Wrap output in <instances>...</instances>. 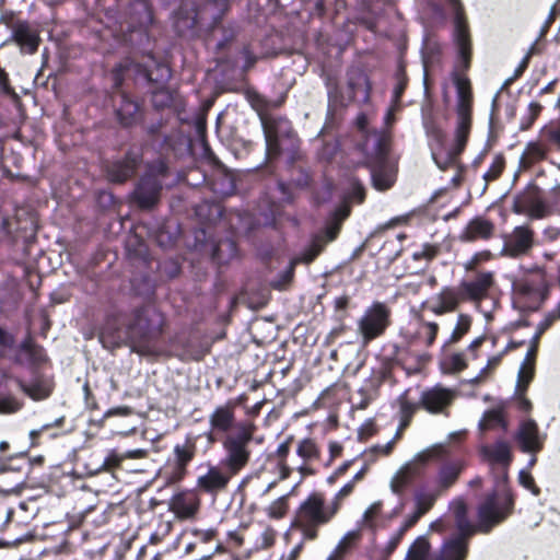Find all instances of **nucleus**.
<instances>
[{"label":"nucleus","instance_id":"nucleus-27","mask_svg":"<svg viewBox=\"0 0 560 560\" xmlns=\"http://www.w3.org/2000/svg\"><path fill=\"white\" fill-rule=\"evenodd\" d=\"M467 551V539L456 536L442 545L434 560H465Z\"/></svg>","mask_w":560,"mask_h":560},{"label":"nucleus","instance_id":"nucleus-60","mask_svg":"<svg viewBox=\"0 0 560 560\" xmlns=\"http://www.w3.org/2000/svg\"><path fill=\"white\" fill-rule=\"evenodd\" d=\"M342 453V446L338 442L329 443V464L337 457H339Z\"/></svg>","mask_w":560,"mask_h":560},{"label":"nucleus","instance_id":"nucleus-5","mask_svg":"<svg viewBox=\"0 0 560 560\" xmlns=\"http://www.w3.org/2000/svg\"><path fill=\"white\" fill-rule=\"evenodd\" d=\"M255 431L256 425L253 422H240L236 424V432L228 435L223 442L225 457L221 464L234 476L249 462L248 443L253 440Z\"/></svg>","mask_w":560,"mask_h":560},{"label":"nucleus","instance_id":"nucleus-42","mask_svg":"<svg viewBox=\"0 0 560 560\" xmlns=\"http://www.w3.org/2000/svg\"><path fill=\"white\" fill-rule=\"evenodd\" d=\"M438 494L432 492H418L415 497L418 515H424L434 504Z\"/></svg>","mask_w":560,"mask_h":560},{"label":"nucleus","instance_id":"nucleus-21","mask_svg":"<svg viewBox=\"0 0 560 560\" xmlns=\"http://www.w3.org/2000/svg\"><path fill=\"white\" fill-rule=\"evenodd\" d=\"M493 284V275L491 272L479 273L472 281L460 284L465 299L480 301L483 299Z\"/></svg>","mask_w":560,"mask_h":560},{"label":"nucleus","instance_id":"nucleus-51","mask_svg":"<svg viewBox=\"0 0 560 560\" xmlns=\"http://www.w3.org/2000/svg\"><path fill=\"white\" fill-rule=\"evenodd\" d=\"M21 402L13 396L0 397V413H13L21 409Z\"/></svg>","mask_w":560,"mask_h":560},{"label":"nucleus","instance_id":"nucleus-49","mask_svg":"<svg viewBox=\"0 0 560 560\" xmlns=\"http://www.w3.org/2000/svg\"><path fill=\"white\" fill-rule=\"evenodd\" d=\"M124 460V455L117 453L116 451H110L105 457L101 470L103 471H112L113 469L120 466Z\"/></svg>","mask_w":560,"mask_h":560},{"label":"nucleus","instance_id":"nucleus-26","mask_svg":"<svg viewBox=\"0 0 560 560\" xmlns=\"http://www.w3.org/2000/svg\"><path fill=\"white\" fill-rule=\"evenodd\" d=\"M548 144L541 141H530L525 145V149L520 158L518 171H527L534 164L546 159L548 153Z\"/></svg>","mask_w":560,"mask_h":560},{"label":"nucleus","instance_id":"nucleus-31","mask_svg":"<svg viewBox=\"0 0 560 560\" xmlns=\"http://www.w3.org/2000/svg\"><path fill=\"white\" fill-rule=\"evenodd\" d=\"M360 538L358 530L348 532L337 544L336 548L329 555L334 560H345L347 555L353 549Z\"/></svg>","mask_w":560,"mask_h":560},{"label":"nucleus","instance_id":"nucleus-34","mask_svg":"<svg viewBox=\"0 0 560 560\" xmlns=\"http://www.w3.org/2000/svg\"><path fill=\"white\" fill-rule=\"evenodd\" d=\"M260 119H261V124H262L264 132H265L267 154L269 156L278 155L279 154L278 139H277V132L273 128V121L271 118H268L266 116H260Z\"/></svg>","mask_w":560,"mask_h":560},{"label":"nucleus","instance_id":"nucleus-11","mask_svg":"<svg viewBox=\"0 0 560 560\" xmlns=\"http://www.w3.org/2000/svg\"><path fill=\"white\" fill-rule=\"evenodd\" d=\"M534 231L527 225L514 228L503 236L502 257L518 258L527 255L534 247Z\"/></svg>","mask_w":560,"mask_h":560},{"label":"nucleus","instance_id":"nucleus-8","mask_svg":"<svg viewBox=\"0 0 560 560\" xmlns=\"http://www.w3.org/2000/svg\"><path fill=\"white\" fill-rule=\"evenodd\" d=\"M390 324V310L382 302H374L358 320V332L364 345L381 337Z\"/></svg>","mask_w":560,"mask_h":560},{"label":"nucleus","instance_id":"nucleus-15","mask_svg":"<svg viewBox=\"0 0 560 560\" xmlns=\"http://www.w3.org/2000/svg\"><path fill=\"white\" fill-rule=\"evenodd\" d=\"M201 500L196 490H180L168 500V510L179 521L196 518L199 513Z\"/></svg>","mask_w":560,"mask_h":560},{"label":"nucleus","instance_id":"nucleus-46","mask_svg":"<svg viewBox=\"0 0 560 560\" xmlns=\"http://www.w3.org/2000/svg\"><path fill=\"white\" fill-rule=\"evenodd\" d=\"M21 350L23 353L26 354L27 359L34 363L40 362L44 360V352L43 349L32 342V340L27 339L25 340L22 346Z\"/></svg>","mask_w":560,"mask_h":560},{"label":"nucleus","instance_id":"nucleus-43","mask_svg":"<svg viewBox=\"0 0 560 560\" xmlns=\"http://www.w3.org/2000/svg\"><path fill=\"white\" fill-rule=\"evenodd\" d=\"M504 167H505L504 158L502 155H497L493 159L489 170L483 175V179L486 182L485 188L487 187L488 183L495 180L500 177Z\"/></svg>","mask_w":560,"mask_h":560},{"label":"nucleus","instance_id":"nucleus-25","mask_svg":"<svg viewBox=\"0 0 560 560\" xmlns=\"http://www.w3.org/2000/svg\"><path fill=\"white\" fill-rule=\"evenodd\" d=\"M451 511L458 530L457 537L468 539L478 530V524L474 525L467 516V505L463 500H455L451 504Z\"/></svg>","mask_w":560,"mask_h":560},{"label":"nucleus","instance_id":"nucleus-55","mask_svg":"<svg viewBox=\"0 0 560 560\" xmlns=\"http://www.w3.org/2000/svg\"><path fill=\"white\" fill-rule=\"evenodd\" d=\"M518 479L523 487L530 490L535 495L539 494V489L536 487L534 478L528 471L522 470L520 472Z\"/></svg>","mask_w":560,"mask_h":560},{"label":"nucleus","instance_id":"nucleus-20","mask_svg":"<svg viewBox=\"0 0 560 560\" xmlns=\"http://www.w3.org/2000/svg\"><path fill=\"white\" fill-rule=\"evenodd\" d=\"M161 184L156 178L148 176L142 178L135 190V198L141 208H150L154 206L160 196Z\"/></svg>","mask_w":560,"mask_h":560},{"label":"nucleus","instance_id":"nucleus-16","mask_svg":"<svg viewBox=\"0 0 560 560\" xmlns=\"http://www.w3.org/2000/svg\"><path fill=\"white\" fill-rule=\"evenodd\" d=\"M515 440L524 453L535 455L544 446V438L539 434L538 425L530 419L520 424Z\"/></svg>","mask_w":560,"mask_h":560},{"label":"nucleus","instance_id":"nucleus-19","mask_svg":"<svg viewBox=\"0 0 560 560\" xmlns=\"http://www.w3.org/2000/svg\"><path fill=\"white\" fill-rule=\"evenodd\" d=\"M210 433L209 440L212 441L211 435L214 433H226L235 425V404L232 401L225 405L218 406L209 416Z\"/></svg>","mask_w":560,"mask_h":560},{"label":"nucleus","instance_id":"nucleus-3","mask_svg":"<svg viewBox=\"0 0 560 560\" xmlns=\"http://www.w3.org/2000/svg\"><path fill=\"white\" fill-rule=\"evenodd\" d=\"M162 317L153 307H144L135 314L129 325L132 351L141 355L156 353L154 339L160 335Z\"/></svg>","mask_w":560,"mask_h":560},{"label":"nucleus","instance_id":"nucleus-54","mask_svg":"<svg viewBox=\"0 0 560 560\" xmlns=\"http://www.w3.org/2000/svg\"><path fill=\"white\" fill-rule=\"evenodd\" d=\"M546 203L550 207L551 213L560 214V185L551 190Z\"/></svg>","mask_w":560,"mask_h":560},{"label":"nucleus","instance_id":"nucleus-61","mask_svg":"<svg viewBox=\"0 0 560 560\" xmlns=\"http://www.w3.org/2000/svg\"><path fill=\"white\" fill-rule=\"evenodd\" d=\"M122 455H124V459H126V458L138 459V458L145 457L147 451H144L142 448H137V450L128 451V452L124 453Z\"/></svg>","mask_w":560,"mask_h":560},{"label":"nucleus","instance_id":"nucleus-63","mask_svg":"<svg viewBox=\"0 0 560 560\" xmlns=\"http://www.w3.org/2000/svg\"><path fill=\"white\" fill-rule=\"evenodd\" d=\"M357 125H358L359 129H360L363 133H365V135H364V140H365V139H366V137H368L369 135H371V132H368V131H366V126H368V118H366V116H364V115H360V116L357 118ZM373 132H374V131H372V133H373Z\"/></svg>","mask_w":560,"mask_h":560},{"label":"nucleus","instance_id":"nucleus-35","mask_svg":"<svg viewBox=\"0 0 560 560\" xmlns=\"http://www.w3.org/2000/svg\"><path fill=\"white\" fill-rule=\"evenodd\" d=\"M540 137L550 148L560 151V118L545 125L540 130Z\"/></svg>","mask_w":560,"mask_h":560},{"label":"nucleus","instance_id":"nucleus-1","mask_svg":"<svg viewBox=\"0 0 560 560\" xmlns=\"http://www.w3.org/2000/svg\"><path fill=\"white\" fill-rule=\"evenodd\" d=\"M453 82L456 86L457 124L454 135V144L447 151L445 159H440V153L433 151L432 155L441 170L447 168L455 163L457 156L464 151L471 129L472 92L470 81L467 77L457 72L453 73Z\"/></svg>","mask_w":560,"mask_h":560},{"label":"nucleus","instance_id":"nucleus-6","mask_svg":"<svg viewBox=\"0 0 560 560\" xmlns=\"http://www.w3.org/2000/svg\"><path fill=\"white\" fill-rule=\"evenodd\" d=\"M448 451L444 444H435L419 454H417L411 460L406 463L393 477L390 481V488L393 492L399 494L404 489L417 478L422 467L433 458H440L447 455Z\"/></svg>","mask_w":560,"mask_h":560},{"label":"nucleus","instance_id":"nucleus-23","mask_svg":"<svg viewBox=\"0 0 560 560\" xmlns=\"http://www.w3.org/2000/svg\"><path fill=\"white\" fill-rule=\"evenodd\" d=\"M480 454L483 459L490 464H500L504 467H508L513 459L511 446L508 442L502 440L490 445L481 446Z\"/></svg>","mask_w":560,"mask_h":560},{"label":"nucleus","instance_id":"nucleus-62","mask_svg":"<svg viewBox=\"0 0 560 560\" xmlns=\"http://www.w3.org/2000/svg\"><path fill=\"white\" fill-rule=\"evenodd\" d=\"M493 370L494 369H490V366L487 364L486 368H483L480 373L471 380V384H479L483 382L488 377L489 373Z\"/></svg>","mask_w":560,"mask_h":560},{"label":"nucleus","instance_id":"nucleus-2","mask_svg":"<svg viewBox=\"0 0 560 560\" xmlns=\"http://www.w3.org/2000/svg\"><path fill=\"white\" fill-rule=\"evenodd\" d=\"M388 145L387 137L380 132L369 135L361 143L373 186L381 191L389 189L396 179L395 166L387 159Z\"/></svg>","mask_w":560,"mask_h":560},{"label":"nucleus","instance_id":"nucleus-29","mask_svg":"<svg viewBox=\"0 0 560 560\" xmlns=\"http://www.w3.org/2000/svg\"><path fill=\"white\" fill-rule=\"evenodd\" d=\"M136 170V160L126 158L124 161L113 163L107 168V176L110 182L122 183L132 176Z\"/></svg>","mask_w":560,"mask_h":560},{"label":"nucleus","instance_id":"nucleus-41","mask_svg":"<svg viewBox=\"0 0 560 560\" xmlns=\"http://www.w3.org/2000/svg\"><path fill=\"white\" fill-rule=\"evenodd\" d=\"M20 388L34 400H42L49 396L50 389L43 383H34L26 385L22 381H18Z\"/></svg>","mask_w":560,"mask_h":560},{"label":"nucleus","instance_id":"nucleus-53","mask_svg":"<svg viewBox=\"0 0 560 560\" xmlns=\"http://www.w3.org/2000/svg\"><path fill=\"white\" fill-rule=\"evenodd\" d=\"M440 252V247L438 245L424 244L422 248L415 253V259H433Z\"/></svg>","mask_w":560,"mask_h":560},{"label":"nucleus","instance_id":"nucleus-14","mask_svg":"<svg viewBox=\"0 0 560 560\" xmlns=\"http://www.w3.org/2000/svg\"><path fill=\"white\" fill-rule=\"evenodd\" d=\"M233 476L222 464L209 465L207 471L197 478L196 488L200 492L217 495L226 490Z\"/></svg>","mask_w":560,"mask_h":560},{"label":"nucleus","instance_id":"nucleus-48","mask_svg":"<svg viewBox=\"0 0 560 560\" xmlns=\"http://www.w3.org/2000/svg\"><path fill=\"white\" fill-rule=\"evenodd\" d=\"M558 319H560V304L538 324L536 337L539 338Z\"/></svg>","mask_w":560,"mask_h":560},{"label":"nucleus","instance_id":"nucleus-39","mask_svg":"<svg viewBox=\"0 0 560 560\" xmlns=\"http://www.w3.org/2000/svg\"><path fill=\"white\" fill-rule=\"evenodd\" d=\"M471 326V317L466 314H460L457 318V323L455 328L453 329L450 339L447 340L446 345H453L458 342L463 336H465Z\"/></svg>","mask_w":560,"mask_h":560},{"label":"nucleus","instance_id":"nucleus-37","mask_svg":"<svg viewBox=\"0 0 560 560\" xmlns=\"http://www.w3.org/2000/svg\"><path fill=\"white\" fill-rule=\"evenodd\" d=\"M532 377H533V373L525 372L524 370H521V372L518 374L517 389L520 392V395L517 398V406L522 411H526V412L532 409V402L523 395V393L525 392Z\"/></svg>","mask_w":560,"mask_h":560},{"label":"nucleus","instance_id":"nucleus-18","mask_svg":"<svg viewBox=\"0 0 560 560\" xmlns=\"http://www.w3.org/2000/svg\"><path fill=\"white\" fill-rule=\"evenodd\" d=\"M12 40L20 47L22 52L34 54L37 51L40 37L36 28L27 22H16L12 27Z\"/></svg>","mask_w":560,"mask_h":560},{"label":"nucleus","instance_id":"nucleus-45","mask_svg":"<svg viewBox=\"0 0 560 560\" xmlns=\"http://www.w3.org/2000/svg\"><path fill=\"white\" fill-rule=\"evenodd\" d=\"M542 106L537 102H532L528 105L527 114L522 118L520 129L527 130L535 122L537 117L539 116Z\"/></svg>","mask_w":560,"mask_h":560},{"label":"nucleus","instance_id":"nucleus-64","mask_svg":"<svg viewBox=\"0 0 560 560\" xmlns=\"http://www.w3.org/2000/svg\"><path fill=\"white\" fill-rule=\"evenodd\" d=\"M289 451H290V445H289L288 441L279 445V447L277 450V454L280 457V460L285 462V457L288 456Z\"/></svg>","mask_w":560,"mask_h":560},{"label":"nucleus","instance_id":"nucleus-50","mask_svg":"<svg viewBox=\"0 0 560 560\" xmlns=\"http://www.w3.org/2000/svg\"><path fill=\"white\" fill-rule=\"evenodd\" d=\"M277 533L271 527H266L257 538L256 545L260 549H267L275 544Z\"/></svg>","mask_w":560,"mask_h":560},{"label":"nucleus","instance_id":"nucleus-17","mask_svg":"<svg viewBox=\"0 0 560 560\" xmlns=\"http://www.w3.org/2000/svg\"><path fill=\"white\" fill-rule=\"evenodd\" d=\"M508 407V401H495L490 409L483 412L479 420V431L482 433L498 429L506 431L509 428Z\"/></svg>","mask_w":560,"mask_h":560},{"label":"nucleus","instance_id":"nucleus-10","mask_svg":"<svg viewBox=\"0 0 560 560\" xmlns=\"http://www.w3.org/2000/svg\"><path fill=\"white\" fill-rule=\"evenodd\" d=\"M512 210L532 219H542L551 214L550 207L541 198L539 189L535 186L526 188L514 197Z\"/></svg>","mask_w":560,"mask_h":560},{"label":"nucleus","instance_id":"nucleus-59","mask_svg":"<svg viewBox=\"0 0 560 560\" xmlns=\"http://www.w3.org/2000/svg\"><path fill=\"white\" fill-rule=\"evenodd\" d=\"M422 515H418V511L415 510V512L407 517L404 525L400 528V535H402L406 530H408L410 527H412L421 517Z\"/></svg>","mask_w":560,"mask_h":560},{"label":"nucleus","instance_id":"nucleus-33","mask_svg":"<svg viewBox=\"0 0 560 560\" xmlns=\"http://www.w3.org/2000/svg\"><path fill=\"white\" fill-rule=\"evenodd\" d=\"M431 545L425 536H419L409 547L405 560H428Z\"/></svg>","mask_w":560,"mask_h":560},{"label":"nucleus","instance_id":"nucleus-40","mask_svg":"<svg viewBox=\"0 0 560 560\" xmlns=\"http://www.w3.org/2000/svg\"><path fill=\"white\" fill-rule=\"evenodd\" d=\"M138 110L139 107L135 102L127 100L126 97H122V104L117 110V115L119 117L120 122L128 126L135 120Z\"/></svg>","mask_w":560,"mask_h":560},{"label":"nucleus","instance_id":"nucleus-52","mask_svg":"<svg viewBox=\"0 0 560 560\" xmlns=\"http://www.w3.org/2000/svg\"><path fill=\"white\" fill-rule=\"evenodd\" d=\"M382 504L381 502L373 503L363 515V523L364 525L372 527L374 525V521L377 518V516L381 513Z\"/></svg>","mask_w":560,"mask_h":560},{"label":"nucleus","instance_id":"nucleus-56","mask_svg":"<svg viewBox=\"0 0 560 560\" xmlns=\"http://www.w3.org/2000/svg\"><path fill=\"white\" fill-rule=\"evenodd\" d=\"M14 511L5 503L0 502V530H3L10 523Z\"/></svg>","mask_w":560,"mask_h":560},{"label":"nucleus","instance_id":"nucleus-22","mask_svg":"<svg viewBox=\"0 0 560 560\" xmlns=\"http://www.w3.org/2000/svg\"><path fill=\"white\" fill-rule=\"evenodd\" d=\"M494 233V223L483 217H476L468 222L460 234V238L467 242L488 240Z\"/></svg>","mask_w":560,"mask_h":560},{"label":"nucleus","instance_id":"nucleus-36","mask_svg":"<svg viewBox=\"0 0 560 560\" xmlns=\"http://www.w3.org/2000/svg\"><path fill=\"white\" fill-rule=\"evenodd\" d=\"M296 454L303 462L308 463L319 458L320 451L313 440L303 439L298 443Z\"/></svg>","mask_w":560,"mask_h":560},{"label":"nucleus","instance_id":"nucleus-7","mask_svg":"<svg viewBox=\"0 0 560 560\" xmlns=\"http://www.w3.org/2000/svg\"><path fill=\"white\" fill-rule=\"evenodd\" d=\"M350 214V207L346 203L341 205L332 214L331 219L327 223L325 229L326 241L323 240L322 236H317L311 244L310 248H307L301 256L295 257L290 262V268L288 271V280L293 277V270L295 265L300 262L310 264L315 259V257L323 250L325 244L327 242L334 241L340 229L342 222Z\"/></svg>","mask_w":560,"mask_h":560},{"label":"nucleus","instance_id":"nucleus-38","mask_svg":"<svg viewBox=\"0 0 560 560\" xmlns=\"http://www.w3.org/2000/svg\"><path fill=\"white\" fill-rule=\"evenodd\" d=\"M439 325L434 322H423L418 331L417 338L421 340L425 347H431L438 336Z\"/></svg>","mask_w":560,"mask_h":560},{"label":"nucleus","instance_id":"nucleus-30","mask_svg":"<svg viewBox=\"0 0 560 560\" xmlns=\"http://www.w3.org/2000/svg\"><path fill=\"white\" fill-rule=\"evenodd\" d=\"M396 405L399 408V418H400V425L399 430H404L407 428L417 411V409L420 407V402H412L408 399V390H405L397 399Z\"/></svg>","mask_w":560,"mask_h":560},{"label":"nucleus","instance_id":"nucleus-57","mask_svg":"<svg viewBox=\"0 0 560 560\" xmlns=\"http://www.w3.org/2000/svg\"><path fill=\"white\" fill-rule=\"evenodd\" d=\"M353 488H354V481H350L348 482L347 485H345L339 491L338 493L335 495L334 500L330 502V503H337L338 505V510L340 509L341 506V502L345 498H347L352 491H353Z\"/></svg>","mask_w":560,"mask_h":560},{"label":"nucleus","instance_id":"nucleus-32","mask_svg":"<svg viewBox=\"0 0 560 560\" xmlns=\"http://www.w3.org/2000/svg\"><path fill=\"white\" fill-rule=\"evenodd\" d=\"M462 469H463V466L460 463H450V464L444 465L439 471V476H438L439 486L442 489L450 488L457 480Z\"/></svg>","mask_w":560,"mask_h":560},{"label":"nucleus","instance_id":"nucleus-58","mask_svg":"<svg viewBox=\"0 0 560 560\" xmlns=\"http://www.w3.org/2000/svg\"><path fill=\"white\" fill-rule=\"evenodd\" d=\"M395 442H396V439H393L392 441H389L385 445H375V446H373L370 451L373 452V453H377V454L384 455V456L389 455L392 453L393 448H394Z\"/></svg>","mask_w":560,"mask_h":560},{"label":"nucleus","instance_id":"nucleus-12","mask_svg":"<svg viewBox=\"0 0 560 560\" xmlns=\"http://www.w3.org/2000/svg\"><path fill=\"white\" fill-rule=\"evenodd\" d=\"M454 13L455 40L462 66L467 69L470 65V38L460 0H446Z\"/></svg>","mask_w":560,"mask_h":560},{"label":"nucleus","instance_id":"nucleus-4","mask_svg":"<svg viewBox=\"0 0 560 560\" xmlns=\"http://www.w3.org/2000/svg\"><path fill=\"white\" fill-rule=\"evenodd\" d=\"M337 513V503L326 504L324 495L315 492L300 505L295 524L305 538L313 540L317 537V527L330 522Z\"/></svg>","mask_w":560,"mask_h":560},{"label":"nucleus","instance_id":"nucleus-9","mask_svg":"<svg viewBox=\"0 0 560 560\" xmlns=\"http://www.w3.org/2000/svg\"><path fill=\"white\" fill-rule=\"evenodd\" d=\"M511 505L510 497L500 500L495 493L489 494L478 508V530L489 533L508 516Z\"/></svg>","mask_w":560,"mask_h":560},{"label":"nucleus","instance_id":"nucleus-24","mask_svg":"<svg viewBox=\"0 0 560 560\" xmlns=\"http://www.w3.org/2000/svg\"><path fill=\"white\" fill-rule=\"evenodd\" d=\"M465 300L462 289L444 288L438 295L436 302L431 306L435 315L453 312Z\"/></svg>","mask_w":560,"mask_h":560},{"label":"nucleus","instance_id":"nucleus-47","mask_svg":"<svg viewBox=\"0 0 560 560\" xmlns=\"http://www.w3.org/2000/svg\"><path fill=\"white\" fill-rule=\"evenodd\" d=\"M446 372L457 373L467 368V363L463 353H453L444 363Z\"/></svg>","mask_w":560,"mask_h":560},{"label":"nucleus","instance_id":"nucleus-13","mask_svg":"<svg viewBox=\"0 0 560 560\" xmlns=\"http://www.w3.org/2000/svg\"><path fill=\"white\" fill-rule=\"evenodd\" d=\"M457 397V390L435 385L421 393L420 407L430 413L447 415L448 408Z\"/></svg>","mask_w":560,"mask_h":560},{"label":"nucleus","instance_id":"nucleus-44","mask_svg":"<svg viewBox=\"0 0 560 560\" xmlns=\"http://www.w3.org/2000/svg\"><path fill=\"white\" fill-rule=\"evenodd\" d=\"M288 508V497L283 495L267 508V514L271 518H282L287 514Z\"/></svg>","mask_w":560,"mask_h":560},{"label":"nucleus","instance_id":"nucleus-28","mask_svg":"<svg viewBox=\"0 0 560 560\" xmlns=\"http://www.w3.org/2000/svg\"><path fill=\"white\" fill-rule=\"evenodd\" d=\"M196 453V443L191 439H187L183 444H177L174 447V454L177 464V475L172 480H180L185 474L187 464L194 458Z\"/></svg>","mask_w":560,"mask_h":560}]
</instances>
